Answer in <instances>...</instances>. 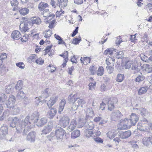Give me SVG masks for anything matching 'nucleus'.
I'll return each instance as SVG.
<instances>
[{"label":"nucleus","mask_w":152,"mask_h":152,"mask_svg":"<svg viewBox=\"0 0 152 152\" xmlns=\"http://www.w3.org/2000/svg\"><path fill=\"white\" fill-rule=\"evenodd\" d=\"M39 116V113L37 111L34 112L31 115H28L23 122V127L28 125V127H30L31 124L34 125L35 123L37 122Z\"/></svg>","instance_id":"nucleus-1"},{"label":"nucleus","mask_w":152,"mask_h":152,"mask_svg":"<svg viewBox=\"0 0 152 152\" xmlns=\"http://www.w3.org/2000/svg\"><path fill=\"white\" fill-rule=\"evenodd\" d=\"M15 101V98L14 96L10 95V96L7 102L4 104V107L11 108V112L13 115L18 114L20 111V108L16 105L12 106Z\"/></svg>","instance_id":"nucleus-2"},{"label":"nucleus","mask_w":152,"mask_h":152,"mask_svg":"<svg viewBox=\"0 0 152 152\" xmlns=\"http://www.w3.org/2000/svg\"><path fill=\"white\" fill-rule=\"evenodd\" d=\"M150 125L145 118L140 121L137 125V129L141 131L147 132L149 131Z\"/></svg>","instance_id":"nucleus-3"},{"label":"nucleus","mask_w":152,"mask_h":152,"mask_svg":"<svg viewBox=\"0 0 152 152\" xmlns=\"http://www.w3.org/2000/svg\"><path fill=\"white\" fill-rule=\"evenodd\" d=\"M75 94H71L68 97V99L70 102L75 103L78 107L80 106H83V104L85 103V102L82 99L78 98H75Z\"/></svg>","instance_id":"nucleus-4"},{"label":"nucleus","mask_w":152,"mask_h":152,"mask_svg":"<svg viewBox=\"0 0 152 152\" xmlns=\"http://www.w3.org/2000/svg\"><path fill=\"white\" fill-rule=\"evenodd\" d=\"M120 125L121 127H119V129L121 130L129 129L132 126L131 122L127 118L121 120Z\"/></svg>","instance_id":"nucleus-5"},{"label":"nucleus","mask_w":152,"mask_h":152,"mask_svg":"<svg viewBox=\"0 0 152 152\" xmlns=\"http://www.w3.org/2000/svg\"><path fill=\"white\" fill-rule=\"evenodd\" d=\"M65 133V131L61 128L60 127L56 130L55 133V134L57 139L61 140L63 138V136Z\"/></svg>","instance_id":"nucleus-6"},{"label":"nucleus","mask_w":152,"mask_h":152,"mask_svg":"<svg viewBox=\"0 0 152 152\" xmlns=\"http://www.w3.org/2000/svg\"><path fill=\"white\" fill-rule=\"evenodd\" d=\"M69 118L66 116L62 117L59 121V124L61 126L65 128L69 124Z\"/></svg>","instance_id":"nucleus-7"},{"label":"nucleus","mask_w":152,"mask_h":152,"mask_svg":"<svg viewBox=\"0 0 152 152\" xmlns=\"http://www.w3.org/2000/svg\"><path fill=\"white\" fill-rule=\"evenodd\" d=\"M43 15L44 17H46V19L47 20L46 21V23H49V21L52 18L55 17V15L53 14H50L49 13V10L48 9H45L43 11Z\"/></svg>","instance_id":"nucleus-8"},{"label":"nucleus","mask_w":152,"mask_h":152,"mask_svg":"<svg viewBox=\"0 0 152 152\" xmlns=\"http://www.w3.org/2000/svg\"><path fill=\"white\" fill-rule=\"evenodd\" d=\"M123 115L121 112L116 110L112 113L111 118L113 121H117L119 120L122 117Z\"/></svg>","instance_id":"nucleus-9"},{"label":"nucleus","mask_w":152,"mask_h":152,"mask_svg":"<svg viewBox=\"0 0 152 152\" xmlns=\"http://www.w3.org/2000/svg\"><path fill=\"white\" fill-rule=\"evenodd\" d=\"M8 132V128L7 126L3 125L1 126L0 128V139H3L6 134H7Z\"/></svg>","instance_id":"nucleus-10"},{"label":"nucleus","mask_w":152,"mask_h":152,"mask_svg":"<svg viewBox=\"0 0 152 152\" xmlns=\"http://www.w3.org/2000/svg\"><path fill=\"white\" fill-rule=\"evenodd\" d=\"M139 116L135 113H132L130 115L129 120L132 126H134L139 120Z\"/></svg>","instance_id":"nucleus-11"},{"label":"nucleus","mask_w":152,"mask_h":152,"mask_svg":"<svg viewBox=\"0 0 152 152\" xmlns=\"http://www.w3.org/2000/svg\"><path fill=\"white\" fill-rule=\"evenodd\" d=\"M53 124L52 123L49 122L48 123L47 126L44 127L42 131L41 134H46L49 133L52 129Z\"/></svg>","instance_id":"nucleus-12"},{"label":"nucleus","mask_w":152,"mask_h":152,"mask_svg":"<svg viewBox=\"0 0 152 152\" xmlns=\"http://www.w3.org/2000/svg\"><path fill=\"white\" fill-rule=\"evenodd\" d=\"M36 133L32 131L29 133L27 135L26 140L31 142H34L35 139Z\"/></svg>","instance_id":"nucleus-13"},{"label":"nucleus","mask_w":152,"mask_h":152,"mask_svg":"<svg viewBox=\"0 0 152 152\" xmlns=\"http://www.w3.org/2000/svg\"><path fill=\"white\" fill-rule=\"evenodd\" d=\"M58 96H54L50 98L47 103L48 106L49 108L51 107L53 105L55 104L58 100Z\"/></svg>","instance_id":"nucleus-14"},{"label":"nucleus","mask_w":152,"mask_h":152,"mask_svg":"<svg viewBox=\"0 0 152 152\" xmlns=\"http://www.w3.org/2000/svg\"><path fill=\"white\" fill-rule=\"evenodd\" d=\"M142 143L145 146H148L152 144V136L144 137L142 139Z\"/></svg>","instance_id":"nucleus-15"},{"label":"nucleus","mask_w":152,"mask_h":152,"mask_svg":"<svg viewBox=\"0 0 152 152\" xmlns=\"http://www.w3.org/2000/svg\"><path fill=\"white\" fill-rule=\"evenodd\" d=\"M132 133L130 131L128 130L124 132L120 133L119 136L122 139H126L129 137L131 135Z\"/></svg>","instance_id":"nucleus-16"},{"label":"nucleus","mask_w":152,"mask_h":152,"mask_svg":"<svg viewBox=\"0 0 152 152\" xmlns=\"http://www.w3.org/2000/svg\"><path fill=\"white\" fill-rule=\"evenodd\" d=\"M77 124L75 120L73 119L71 122L69 126L67 128V130L69 132H71L75 128Z\"/></svg>","instance_id":"nucleus-17"},{"label":"nucleus","mask_w":152,"mask_h":152,"mask_svg":"<svg viewBox=\"0 0 152 152\" xmlns=\"http://www.w3.org/2000/svg\"><path fill=\"white\" fill-rule=\"evenodd\" d=\"M21 34L20 32L18 30H15L12 31L11 34V37L14 39H18L21 37Z\"/></svg>","instance_id":"nucleus-18"},{"label":"nucleus","mask_w":152,"mask_h":152,"mask_svg":"<svg viewBox=\"0 0 152 152\" xmlns=\"http://www.w3.org/2000/svg\"><path fill=\"white\" fill-rule=\"evenodd\" d=\"M57 110L55 108H52L48 112V116L50 119H52L56 113Z\"/></svg>","instance_id":"nucleus-19"},{"label":"nucleus","mask_w":152,"mask_h":152,"mask_svg":"<svg viewBox=\"0 0 152 152\" xmlns=\"http://www.w3.org/2000/svg\"><path fill=\"white\" fill-rule=\"evenodd\" d=\"M114 100H115L116 102V99L115 98L113 99L112 100H109L107 102L108 109L110 111H112L114 108Z\"/></svg>","instance_id":"nucleus-20"},{"label":"nucleus","mask_w":152,"mask_h":152,"mask_svg":"<svg viewBox=\"0 0 152 152\" xmlns=\"http://www.w3.org/2000/svg\"><path fill=\"white\" fill-rule=\"evenodd\" d=\"M27 24L25 22L22 23L20 25V29L22 32H25L28 30Z\"/></svg>","instance_id":"nucleus-21"},{"label":"nucleus","mask_w":152,"mask_h":152,"mask_svg":"<svg viewBox=\"0 0 152 152\" xmlns=\"http://www.w3.org/2000/svg\"><path fill=\"white\" fill-rule=\"evenodd\" d=\"M23 120H21V119H20L19 121V126H17L16 127V132L17 133H20L21 132L22 130H23V128H24L27 125L25 126H24L23 127Z\"/></svg>","instance_id":"nucleus-22"},{"label":"nucleus","mask_w":152,"mask_h":152,"mask_svg":"<svg viewBox=\"0 0 152 152\" xmlns=\"http://www.w3.org/2000/svg\"><path fill=\"white\" fill-rule=\"evenodd\" d=\"M31 20L33 24L39 25L41 23V19L38 17H32L31 18Z\"/></svg>","instance_id":"nucleus-23"},{"label":"nucleus","mask_w":152,"mask_h":152,"mask_svg":"<svg viewBox=\"0 0 152 152\" xmlns=\"http://www.w3.org/2000/svg\"><path fill=\"white\" fill-rule=\"evenodd\" d=\"M86 117L87 118L92 117L94 115V112L91 108L86 109Z\"/></svg>","instance_id":"nucleus-24"},{"label":"nucleus","mask_w":152,"mask_h":152,"mask_svg":"<svg viewBox=\"0 0 152 152\" xmlns=\"http://www.w3.org/2000/svg\"><path fill=\"white\" fill-rule=\"evenodd\" d=\"M80 131L78 130H75L71 134V137L72 139H75L80 135Z\"/></svg>","instance_id":"nucleus-25"},{"label":"nucleus","mask_w":152,"mask_h":152,"mask_svg":"<svg viewBox=\"0 0 152 152\" xmlns=\"http://www.w3.org/2000/svg\"><path fill=\"white\" fill-rule=\"evenodd\" d=\"M47 122V120L46 118H43L40 120H38L37 124V126L40 127L44 125Z\"/></svg>","instance_id":"nucleus-26"},{"label":"nucleus","mask_w":152,"mask_h":152,"mask_svg":"<svg viewBox=\"0 0 152 152\" xmlns=\"http://www.w3.org/2000/svg\"><path fill=\"white\" fill-rule=\"evenodd\" d=\"M91 60V58L90 57H86L84 58L81 57L80 61L81 63L86 65L90 63Z\"/></svg>","instance_id":"nucleus-27"},{"label":"nucleus","mask_w":152,"mask_h":152,"mask_svg":"<svg viewBox=\"0 0 152 152\" xmlns=\"http://www.w3.org/2000/svg\"><path fill=\"white\" fill-rule=\"evenodd\" d=\"M66 103V101L64 99H63L61 100L59 103V106L58 110V112L59 113H60L63 110Z\"/></svg>","instance_id":"nucleus-28"},{"label":"nucleus","mask_w":152,"mask_h":152,"mask_svg":"<svg viewBox=\"0 0 152 152\" xmlns=\"http://www.w3.org/2000/svg\"><path fill=\"white\" fill-rule=\"evenodd\" d=\"M26 96L25 94L23 91H19L16 97L18 99L21 100L24 99Z\"/></svg>","instance_id":"nucleus-29"},{"label":"nucleus","mask_w":152,"mask_h":152,"mask_svg":"<svg viewBox=\"0 0 152 152\" xmlns=\"http://www.w3.org/2000/svg\"><path fill=\"white\" fill-rule=\"evenodd\" d=\"M140 111V114L143 117H147L149 114V112L146 109L141 108L139 109Z\"/></svg>","instance_id":"nucleus-30"},{"label":"nucleus","mask_w":152,"mask_h":152,"mask_svg":"<svg viewBox=\"0 0 152 152\" xmlns=\"http://www.w3.org/2000/svg\"><path fill=\"white\" fill-rule=\"evenodd\" d=\"M94 127V125L92 122L87 123L86 124L84 128L86 130H91Z\"/></svg>","instance_id":"nucleus-31"},{"label":"nucleus","mask_w":152,"mask_h":152,"mask_svg":"<svg viewBox=\"0 0 152 152\" xmlns=\"http://www.w3.org/2000/svg\"><path fill=\"white\" fill-rule=\"evenodd\" d=\"M49 91V89L48 88L45 89L42 92L41 94V97L43 98L46 99L49 96V93H48Z\"/></svg>","instance_id":"nucleus-32"},{"label":"nucleus","mask_w":152,"mask_h":152,"mask_svg":"<svg viewBox=\"0 0 152 152\" xmlns=\"http://www.w3.org/2000/svg\"><path fill=\"white\" fill-rule=\"evenodd\" d=\"M10 3L12 7H14L12 9L13 11L17 10L18 4V2L17 0H11Z\"/></svg>","instance_id":"nucleus-33"},{"label":"nucleus","mask_w":152,"mask_h":152,"mask_svg":"<svg viewBox=\"0 0 152 152\" xmlns=\"http://www.w3.org/2000/svg\"><path fill=\"white\" fill-rule=\"evenodd\" d=\"M48 6V5L47 3L42 2L39 4L38 8L40 10L42 11L46 8Z\"/></svg>","instance_id":"nucleus-34"},{"label":"nucleus","mask_w":152,"mask_h":152,"mask_svg":"<svg viewBox=\"0 0 152 152\" xmlns=\"http://www.w3.org/2000/svg\"><path fill=\"white\" fill-rule=\"evenodd\" d=\"M143 68L147 72L150 73L152 72V66L151 65L146 64L144 65Z\"/></svg>","instance_id":"nucleus-35"},{"label":"nucleus","mask_w":152,"mask_h":152,"mask_svg":"<svg viewBox=\"0 0 152 152\" xmlns=\"http://www.w3.org/2000/svg\"><path fill=\"white\" fill-rule=\"evenodd\" d=\"M145 79V76L141 73L140 75H137L134 80L136 82L140 83L144 80Z\"/></svg>","instance_id":"nucleus-36"},{"label":"nucleus","mask_w":152,"mask_h":152,"mask_svg":"<svg viewBox=\"0 0 152 152\" xmlns=\"http://www.w3.org/2000/svg\"><path fill=\"white\" fill-rule=\"evenodd\" d=\"M84 131V135L88 138L91 137L93 134V132L91 130L85 129Z\"/></svg>","instance_id":"nucleus-37"},{"label":"nucleus","mask_w":152,"mask_h":152,"mask_svg":"<svg viewBox=\"0 0 152 152\" xmlns=\"http://www.w3.org/2000/svg\"><path fill=\"white\" fill-rule=\"evenodd\" d=\"M29 10L26 8L25 7L20 10L19 11L20 14L23 15H25L28 13Z\"/></svg>","instance_id":"nucleus-38"},{"label":"nucleus","mask_w":152,"mask_h":152,"mask_svg":"<svg viewBox=\"0 0 152 152\" xmlns=\"http://www.w3.org/2000/svg\"><path fill=\"white\" fill-rule=\"evenodd\" d=\"M7 98V96L5 94H0V104H3L4 107L5 104H3L5 102Z\"/></svg>","instance_id":"nucleus-39"},{"label":"nucleus","mask_w":152,"mask_h":152,"mask_svg":"<svg viewBox=\"0 0 152 152\" xmlns=\"http://www.w3.org/2000/svg\"><path fill=\"white\" fill-rule=\"evenodd\" d=\"M104 72V68L102 66H100L97 71V75L98 76H102Z\"/></svg>","instance_id":"nucleus-40"},{"label":"nucleus","mask_w":152,"mask_h":152,"mask_svg":"<svg viewBox=\"0 0 152 152\" xmlns=\"http://www.w3.org/2000/svg\"><path fill=\"white\" fill-rule=\"evenodd\" d=\"M23 83L21 81L19 80L15 86V88L16 90H20L22 88Z\"/></svg>","instance_id":"nucleus-41"},{"label":"nucleus","mask_w":152,"mask_h":152,"mask_svg":"<svg viewBox=\"0 0 152 152\" xmlns=\"http://www.w3.org/2000/svg\"><path fill=\"white\" fill-rule=\"evenodd\" d=\"M147 91L146 88L145 87H141L140 88L138 93L139 95H142L145 94Z\"/></svg>","instance_id":"nucleus-42"},{"label":"nucleus","mask_w":152,"mask_h":152,"mask_svg":"<svg viewBox=\"0 0 152 152\" xmlns=\"http://www.w3.org/2000/svg\"><path fill=\"white\" fill-rule=\"evenodd\" d=\"M124 78V76L123 75L119 74L117 75V78L116 79V81L118 82H121Z\"/></svg>","instance_id":"nucleus-43"},{"label":"nucleus","mask_w":152,"mask_h":152,"mask_svg":"<svg viewBox=\"0 0 152 152\" xmlns=\"http://www.w3.org/2000/svg\"><path fill=\"white\" fill-rule=\"evenodd\" d=\"M97 67L94 65L91 66L89 68V70L91 74L94 75L96 72Z\"/></svg>","instance_id":"nucleus-44"},{"label":"nucleus","mask_w":152,"mask_h":152,"mask_svg":"<svg viewBox=\"0 0 152 152\" xmlns=\"http://www.w3.org/2000/svg\"><path fill=\"white\" fill-rule=\"evenodd\" d=\"M133 61L131 60H129L126 62L125 65V68L126 69H129L130 68L132 65L133 64Z\"/></svg>","instance_id":"nucleus-45"},{"label":"nucleus","mask_w":152,"mask_h":152,"mask_svg":"<svg viewBox=\"0 0 152 152\" xmlns=\"http://www.w3.org/2000/svg\"><path fill=\"white\" fill-rule=\"evenodd\" d=\"M55 137V134L53 132L51 133L50 134L47 136L48 140L50 141L53 140Z\"/></svg>","instance_id":"nucleus-46"},{"label":"nucleus","mask_w":152,"mask_h":152,"mask_svg":"<svg viewBox=\"0 0 152 152\" xmlns=\"http://www.w3.org/2000/svg\"><path fill=\"white\" fill-rule=\"evenodd\" d=\"M7 70V68L2 64H0V75L6 72Z\"/></svg>","instance_id":"nucleus-47"},{"label":"nucleus","mask_w":152,"mask_h":152,"mask_svg":"<svg viewBox=\"0 0 152 152\" xmlns=\"http://www.w3.org/2000/svg\"><path fill=\"white\" fill-rule=\"evenodd\" d=\"M116 57L118 59H122L124 57V53L122 51H120L115 53Z\"/></svg>","instance_id":"nucleus-48"},{"label":"nucleus","mask_w":152,"mask_h":152,"mask_svg":"<svg viewBox=\"0 0 152 152\" xmlns=\"http://www.w3.org/2000/svg\"><path fill=\"white\" fill-rule=\"evenodd\" d=\"M67 0H63L62 1H61L59 5V7L61 8L65 7L67 5Z\"/></svg>","instance_id":"nucleus-49"},{"label":"nucleus","mask_w":152,"mask_h":152,"mask_svg":"<svg viewBox=\"0 0 152 152\" xmlns=\"http://www.w3.org/2000/svg\"><path fill=\"white\" fill-rule=\"evenodd\" d=\"M141 59L145 62H149V58H148L144 54H142L140 55Z\"/></svg>","instance_id":"nucleus-50"},{"label":"nucleus","mask_w":152,"mask_h":152,"mask_svg":"<svg viewBox=\"0 0 152 152\" xmlns=\"http://www.w3.org/2000/svg\"><path fill=\"white\" fill-rule=\"evenodd\" d=\"M36 58V56L35 54L31 55L29 57L28 62L31 63L34 61V59Z\"/></svg>","instance_id":"nucleus-51"},{"label":"nucleus","mask_w":152,"mask_h":152,"mask_svg":"<svg viewBox=\"0 0 152 152\" xmlns=\"http://www.w3.org/2000/svg\"><path fill=\"white\" fill-rule=\"evenodd\" d=\"M107 71L109 74L112 73L114 71V68L110 66L107 65L106 67Z\"/></svg>","instance_id":"nucleus-52"},{"label":"nucleus","mask_w":152,"mask_h":152,"mask_svg":"<svg viewBox=\"0 0 152 152\" xmlns=\"http://www.w3.org/2000/svg\"><path fill=\"white\" fill-rule=\"evenodd\" d=\"M44 34H45V37H49L52 34V31L50 30L49 29L46 32H44Z\"/></svg>","instance_id":"nucleus-53"},{"label":"nucleus","mask_w":152,"mask_h":152,"mask_svg":"<svg viewBox=\"0 0 152 152\" xmlns=\"http://www.w3.org/2000/svg\"><path fill=\"white\" fill-rule=\"evenodd\" d=\"M96 84V83H91L89 84L88 86H89V89L91 90H94V88Z\"/></svg>","instance_id":"nucleus-54"},{"label":"nucleus","mask_w":152,"mask_h":152,"mask_svg":"<svg viewBox=\"0 0 152 152\" xmlns=\"http://www.w3.org/2000/svg\"><path fill=\"white\" fill-rule=\"evenodd\" d=\"M35 62L41 65L43 64L44 63V61L42 59V58H39L35 61Z\"/></svg>","instance_id":"nucleus-55"},{"label":"nucleus","mask_w":152,"mask_h":152,"mask_svg":"<svg viewBox=\"0 0 152 152\" xmlns=\"http://www.w3.org/2000/svg\"><path fill=\"white\" fill-rule=\"evenodd\" d=\"M16 65L18 67L21 69H23L25 68V65L23 62H18L16 63Z\"/></svg>","instance_id":"nucleus-56"},{"label":"nucleus","mask_w":152,"mask_h":152,"mask_svg":"<svg viewBox=\"0 0 152 152\" xmlns=\"http://www.w3.org/2000/svg\"><path fill=\"white\" fill-rule=\"evenodd\" d=\"M28 38V34H25L21 38V41L22 42H26Z\"/></svg>","instance_id":"nucleus-57"},{"label":"nucleus","mask_w":152,"mask_h":152,"mask_svg":"<svg viewBox=\"0 0 152 152\" xmlns=\"http://www.w3.org/2000/svg\"><path fill=\"white\" fill-rule=\"evenodd\" d=\"M55 22L56 20H53L50 22L49 23V28L51 29L54 28L55 27L54 25Z\"/></svg>","instance_id":"nucleus-58"},{"label":"nucleus","mask_w":152,"mask_h":152,"mask_svg":"<svg viewBox=\"0 0 152 152\" xmlns=\"http://www.w3.org/2000/svg\"><path fill=\"white\" fill-rule=\"evenodd\" d=\"M80 39H78V38H75L74 39L72 42V43L76 45L78 44L81 40V39L80 37Z\"/></svg>","instance_id":"nucleus-59"},{"label":"nucleus","mask_w":152,"mask_h":152,"mask_svg":"<svg viewBox=\"0 0 152 152\" xmlns=\"http://www.w3.org/2000/svg\"><path fill=\"white\" fill-rule=\"evenodd\" d=\"M148 36L146 34H145L141 37V41L142 42H147L148 39Z\"/></svg>","instance_id":"nucleus-60"},{"label":"nucleus","mask_w":152,"mask_h":152,"mask_svg":"<svg viewBox=\"0 0 152 152\" xmlns=\"http://www.w3.org/2000/svg\"><path fill=\"white\" fill-rule=\"evenodd\" d=\"M78 106L77 105L75 102H73L72 104V106L71 107V110H76Z\"/></svg>","instance_id":"nucleus-61"},{"label":"nucleus","mask_w":152,"mask_h":152,"mask_svg":"<svg viewBox=\"0 0 152 152\" xmlns=\"http://www.w3.org/2000/svg\"><path fill=\"white\" fill-rule=\"evenodd\" d=\"M130 39L132 42H135L137 41V39H136L135 34L132 35L131 36Z\"/></svg>","instance_id":"nucleus-62"},{"label":"nucleus","mask_w":152,"mask_h":152,"mask_svg":"<svg viewBox=\"0 0 152 152\" xmlns=\"http://www.w3.org/2000/svg\"><path fill=\"white\" fill-rule=\"evenodd\" d=\"M106 90V86L104 84H102L100 87V90L104 91Z\"/></svg>","instance_id":"nucleus-63"},{"label":"nucleus","mask_w":152,"mask_h":152,"mask_svg":"<svg viewBox=\"0 0 152 152\" xmlns=\"http://www.w3.org/2000/svg\"><path fill=\"white\" fill-rule=\"evenodd\" d=\"M94 140L97 143H102L103 142V140L100 137H96L94 138Z\"/></svg>","instance_id":"nucleus-64"}]
</instances>
